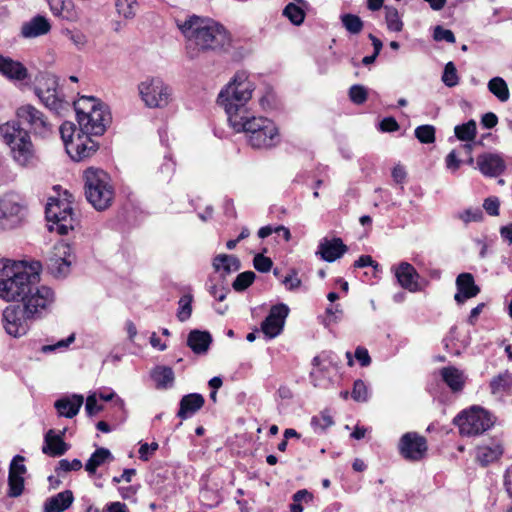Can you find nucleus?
<instances>
[{
  "label": "nucleus",
  "instance_id": "603ef678",
  "mask_svg": "<svg viewBox=\"0 0 512 512\" xmlns=\"http://www.w3.org/2000/svg\"><path fill=\"white\" fill-rule=\"evenodd\" d=\"M253 266L258 272L267 273L271 270L273 262L269 257L259 253L254 256Z\"/></svg>",
  "mask_w": 512,
  "mask_h": 512
},
{
  "label": "nucleus",
  "instance_id": "9d476101",
  "mask_svg": "<svg viewBox=\"0 0 512 512\" xmlns=\"http://www.w3.org/2000/svg\"><path fill=\"white\" fill-rule=\"evenodd\" d=\"M138 89L141 99L149 108H164L171 101L172 89L159 77L146 79Z\"/></svg>",
  "mask_w": 512,
  "mask_h": 512
},
{
  "label": "nucleus",
  "instance_id": "7c9ffc66",
  "mask_svg": "<svg viewBox=\"0 0 512 512\" xmlns=\"http://www.w3.org/2000/svg\"><path fill=\"white\" fill-rule=\"evenodd\" d=\"M114 460V456L110 452L109 449L104 447H98L90 456L85 464V470L93 475L96 473L98 467L103 465L106 462H111Z\"/></svg>",
  "mask_w": 512,
  "mask_h": 512
},
{
  "label": "nucleus",
  "instance_id": "3c124183",
  "mask_svg": "<svg viewBox=\"0 0 512 512\" xmlns=\"http://www.w3.org/2000/svg\"><path fill=\"white\" fill-rule=\"evenodd\" d=\"M458 218L464 223L479 222L483 219V212L480 208H468L458 214Z\"/></svg>",
  "mask_w": 512,
  "mask_h": 512
},
{
  "label": "nucleus",
  "instance_id": "a878e982",
  "mask_svg": "<svg viewBox=\"0 0 512 512\" xmlns=\"http://www.w3.org/2000/svg\"><path fill=\"white\" fill-rule=\"evenodd\" d=\"M74 501L71 490H65L45 500L43 512H63L68 509Z\"/></svg>",
  "mask_w": 512,
  "mask_h": 512
},
{
  "label": "nucleus",
  "instance_id": "58836bf2",
  "mask_svg": "<svg viewBox=\"0 0 512 512\" xmlns=\"http://www.w3.org/2000/svg\"><path fill=\"white\" fill-rule=\"evenodd\" d=\"M385 10H386L385 19H386V23H387V28L390 31L400 32L403 28V22L400 19L398 10L396 8L390 7V6H386Z\"/></svg>",
  "mask_w": 512,
  "mask_h": 512
},
{
  "label": "nucleus",
  "instance_id": "1a4fd4ad",
  "mask_svg": "<svg viewBox=\"0 0 512 512\" xmlns=\"http://www.w3.org/2000/svg\"><path fill=\"white\" fill-rule=\"evenodd\" d=\"M58 85V78L55 75L44 73L37 77L34 92L47 108L60 114L68 102L58 95Z\"/></svg>",
  "mask_w": 512,
  "mask_h": 512
},
{
  "label": "nucleus",
  "instance_id": "f3484780",
  "mask_svg": "<svg viewBox=\"0 0 512 512\" xmlns=\"http://www.w3.org/2000/svg\"><path fill=\"white\" fill-rule=\"evenodd\" d=\"M476 164L486 177H498L506 170V163L499 153H482L477 156Z\"/></svg>",
  "mask_w": 512,
  "mask_h": 512
},
{
  "label": "nucleus",
  "instance_id": "864d4df0",
  "mask_svg": "<svg viewBox=\"0 0 512 512\" xmlns=\"http://www.w3.org/2000/svg\"><path fill=\"white\" fill-rule=\"evenodd\" d=\"M25 458L21 455H16L13 457L10 467H9V475H18L22 476L27 472V468L24 465Z\"/></svg>",
  "mask_w": 512,
  "mask_h": 512
},
{
  "label": "nucleus",
  "instance_id": "9b49d317",
  "mask_svg": "<svg viewBox=\"0 0 512 512\" xmlns=\"http://www.w3.org/2000/svg\"><path fill=\"white\" fill-rule=\"evenodd\" d=\"M16 115L22 124L29 126L35 136L47 138L53 133V125L44 113L30 104L19 107Z\"/></svg>",
  "mask_w": 512,
  "mask_h": 512
},
{
  "label": "nucleus",
  "instance_id": "b1692460",
  "mask_svg": "<svg viewBox=\"0 0 512 512\" xmlns=\"http://www.w3.org/2000/svg\"><path fill=\"white\" fill-rule=\"evenodd\" d=\"M212 343V335L208 331L191 330L187 337V346L197 355L206 354Z\"/></svg>",
  "mask_w": 512,
  "mask_h": 512
},
{
  "label": "nucleus",
  "instance_id": "79ce46f5",
  "mask_svg": "<svg viewBox=\"0 0 512 512\" xmlns=\"http://www.w3.org/2000/svg\"><path fill=\"white\" fill-rule=\"evenodd\" d=\"M192 301H193V297L190 294L183 295L180 298V300L178 302L179 309H178V313H177V317H178L179 321L184 322L191 317Z\"/></svg>",
  "mask_w": 512,
  "mask_h": 512
},
{
  "label": "nucleus",
  "instance_id": "774afa93",
  "mask_svg": "<svg viewBox=\"0 0 512 512\" xmlns=\"http://www.w3.org/2000/svg\"><path fill=\"white\" fill-rule=\"evenodd\" d=\"M498 123V117L493 112H487L481 117V125L486 129L494 128Z\"/></svg>",
  "mask_w": 512,
  "mask_h": 512
},
{
  "label": "nucleus",
  "instance_id": "e2e57ef3",
  "mask_svg": "<svg viewBox=\"0 0 512 512\" xmlns=\"http://www.w3.org/2000/svg\"><path fill=\"white\" fill-rule=\"evenodd\" d=\"M379 128L382 132H395L400 127L394 117H385L380 123Z\"/></svg>",
  "mask_w": 512,
  "mask_h": 512
},
{
  "label": "nucleus",
  "instance_id": "c85d7f7f",
  "mask_svg": "<svg viewBox=\"0 0 512 512\" xmlns=\"http://www.w3.org/2000/svg\"><path fill=\"white\" fill-rule=\"evenodd\" d=\"M151 378L157 389H168L174 384L175 375L171 367L158 365L151 371Z\"/></svg>",
  "mask_w": 512,
  "mask_h": 512
},
{
  "label": "nucleus",
  "instance_id": "f03ea898",
  "mask_svg": "<svg viewBox=\"0 0 512 512\" xmlns=\"http://www.w3.org/2000/svg\"><path fill=\"white\" fill-rule=\"evenodd\" d=\"M254 84L244 72L236 73L234 78L222 89L217 103L224 108L228 122L235 132H244L249 144L256 149H269L279 142L278 129L273 121L264 117H254L246 108L251 99Z\"/></svg>",
  "mask_w": 512,
  "mask_h": 512
},
{
  "label": "nucleus",
  "instance_id": "680f3d73",
  "mask_svg": "<svg viewBox=\"0 0 512 512\" xmlns=\"http://www.w3.org/2000/svg\"><path fill=\"white\" fill-rule=\"evenodd\" d=\"M102 405H98L95 395H90L86 399L85 410L88 416H94L103 410Z\"/></svg>",
  "mask_w": 512,
  "mask_h": 512
},
{
  "label": "nucleus",
  "instance_id": "f257e3e1",
  "mask_svg": "<svg viewBox=\"0 0 512 512\" xmlns=\"http://www.w3.org/2000/svg\"><path fill=\"white\" fill-rule=\"evenodd\" d=\"M41 269L39 261L31 264L10 260L0 262V298L22 303L10 305L3 311L4 328L13 337L25 335L31 323L41 318L54 302L53 290L39 285Z\"/></svg>",
  "mask_w": 512,
  "mask_h": 512
},
{
  "label": "nucleus",
  "instance_id": "37998d69",
  "mask_svg": "<svg viewBox=\"0 0 512 512\" xmlns=\"http://www.w3.org/2000/svg\"><path fill=\"white\" fill-rule=\"evenodd\" d=\"M333 424L334 420L328 411H323L319 416H314L311 419V425L315 430L319 429L321 433H324Z\"/></svg>",
  "mask_w": 512,
  "mask_h": 512
},
{
  "label": "nucleus",
  "instance_id": "052dcab7",
  "mask_svg": "<svg viewBox=\"0 0 512 512\" xmlns=\"http://www.w3.org/2000/svg\"><path fill=\"white\" fill-rule=\"evenodd\" d=\"M500 201L497 197H488L484 200L483 208L491 216L499 215Z\"/></svg>",
  "mask_w": 512,
  "mask_h": 512
},
{
  "label": "nucleus",
  "instance_id": "e433bc0d",
  "mask_svg": "<svg viewBox=\"0 0 512 512\" xmlns=\"http://www.w3.org/2000/svg\"><path fill=\"white\" fill-rule=\"evenodd\" d=\"M341 22L344 28L351 34H359L364 27L361 18L351 13L341 15Z\"/></svg>",
  "mask_w": 512,
  "mask_h": 512
},
{
  "label": "nucleus",
  "instance_id": "c9c22d12",
  "mask_svg": "<svg viewBox=\"0 0 512 512\" xmlns=\"http://www.w3.org/2000/svg\"><path fill=\"white\" fill-rule=\"evenodd\" d=\"M512 386V373L505 371L495 376L490 382V389L493 394L508 390Z\"/></svg>",
  "mask_w": 512,
  "mask_h": 512
},
{
  "label": "nucleus",
  "instance_id": "6e6552de",
  "mask_svg": "<svg viewBox=\"0 0 512 512\" xmlns=\"http://www.w3.org/2000/svg\"><path fill=\"white\" fill-rule=\"evenodd\" d=\"M46 219L51 225L50 231H56L60 235H67L78 225V220L73 212L71 204L67 201L50 198L45 207Z\"/></svg>",
  "mask_w": 512,
  "mask_h": 512
},
{
  "label": "nucleus",
  "instance_id": "6ab92c4d",
  "mask_svg": "<svg viewBox=\"0 0 512 512\" xmlns=\"http://www.w3.org/2000/svg\"><path fill=\"white\" fill-rule=\"evenodd\" d=\"M457 293L454 300L457 304H463L467 299L473 298L480 293L479 286L476 285L474 276L471 273H461L456 278Z\"/></svg>",
  "mask_w": 512,
  "mask_h": 512
},
{
  "label": "nucleus",
  "instance_id": "cd10ccee",
  "mask_svg": "<svg viewBox=\"0 0 512 512\" xmlns=\"http://www.w3.org/2000/svg\"><path fill=\"white\" fill-rule=\"evenodd\" d=\"M50 29L49 21L44 16L37 15L22 26V35L27 38L37 37L48 33Z\"/></svg>",
  "mask_w": 512,
  "mask_h": 512
},
{
  "label": "nucleus",
  "instance_id": "0e129e2a",
  "mask_svg": "<svg viewBox=\"0 0 512 512\" xmlns=\"http://www.w3.org/2000/svg\"><path fill=\"white\" fill-rule=\"evenodd\" d=\"M158 443L152 442L151 444L144 443L139 448V458L147 461L150 455L158 449Z\"/></svg>",
  "mask_w": 512,
  "mask_h": 512
},
{
  "label": "nucleus",
  "instance_id": "09e8293b",
  "mask_svg": "<svg viewBox=\"0 0 512 512\" xmlns=\"http://www.w3.org/2000/svg\"><path fill=\"white\" fill-rule=\"evenodd\" d=\"M351 396L357 402L367 401L368 389L363 380L358 379L354 382Z\"/></svg>",
  "mask_w": 512,
  "mask_h": 512
},
{
  "label": "nucleus",
  "instance_id": "2f4dec72",
  "mask_svg": "<svg viewBox=\"0 0 512 512\" xmlns=\"http://www.w3.org/2000/svg\"><path fill=\"white\" fill-rule=\"evenodd\" d=\"M213 268L215 271L223 269L226 274L238 271L241 268V262L235 255L219 254L213 259Z\"/></svg>",
  "mask_w": 512,
  "mask_h": 512
},
{
  "label": "nucleus",
  "instance_id": "5701e85b",
  "mask_svg": "<svg viewBox=\"0 0 512 512\" xmlns=\"http://www.w3.org/2000/svg\"><path fill=\"white\" fill-rule=\"evenodd\" d=\"M83 402L84 397L82 395L73 394L71 397H62L56 400L54 407L59 416L73 418L78 414Z\"/></svg>",
  "mask_w": 512,
  "mask_h": 512
},
{
  "label": "nucleus",
  "instance_id": "c03bdc74",
  "mask_svg": "<svg viewBox=\"0 0 512 512\" xmlns=\"http://www.w3.org/2000/svg\"><path fill=\"white\" fill-rule=\"evenodd\" d=\"M442 81L447 87H454L459 83L456 66L453 62H448L443 71Z\"/></svg>",
  "mask_w": 512,
  "mask_h": 512
},
{
  "label": "nucleus",
  "instance_id": "dca6fc26",
  "mask_svg": "<svg viewBox=\"0 0 512 512\" xmlns=\"http://www.w3.org/2000/svg\"><path fill=\"white\" fill-rule=\"evenodd\" d=\"M69 251L70 247L67 244H58L54 247L46 262L47 269L52 276L60 278L69 273L71 265Z\"/></svg>",
  "mask_w": 512,
  "mask_h": 512
},
{
  "label": "nucleus",
  "instance_id": "5fc2aeb1",
  "mask_svg": "<svg viewBox=\"0 0 512 512\" xmlns=\"http://www.w3.org/2000/svg\"><path fill=\"white\" fill-rule=\"evenodd\" d=\"M75 341V334L72 333L71 335H69L66 339H62L60 341H58L57 343L55 344H51V345H43L41 347V352L43 353H50V352H54L58 349H65L67 348L71 343H73Z\"/></svg>",
  "mask_w": 512,
  "mask_h": 512
},
{
  "label": "nucleus",
  "instance_id": "ddd939ff",
  "mask_svg": "<svg viewBox=\"0 0 512 512\" xmlns=\"http://www.w3.org/2000/svg\"><path fill=\"white\" fill-rule=\"evenodd\" d=\"M91 136L94 135L81 131V128L79 127L75 139L72 142L67 143L66 152L73 161H83L84 159L91 157L98 150L99 145L91 138Z\"/></svg>",
  "mask_w": 512,
  "mask_h": 512
},
{
  "label": "nucleus",
  "instance_id": "a19ab883",
  "mask_svg": "<svg viewBox=\"0 0 512 512\" xmlns=\"http://www.w3.org/2000/svg\"><path fill=\"white\" fill-rule=\"evenodd\" d=\"M435 127L432 125H420L416 127L414 134L420 143L431 144L435 142Z\"/></svg>",
  "mask_w": 512,
  "mask_h": 512
},
{
  "label": "nucleus",
  "instance_id": "f704fd0d",
  "mask_svg": "<svg viewBox=\"0 0 512 512\" xmlns=\"http://www.w3.org/2000/svg\"><path fill=\"white\" fill-rule=\"evenodd\" d=\"M488 90L501 102L509 99V89L505 80L501 77H494L488 82Z\"/></svg>",
  "mask_w": 512,
  "mask_h": 512
},
{
  "label": "nucleus",
  "instance_id": "4c0bfd02",
  "mask_svg": "<svg viewBox=\"0 0 512 512\" xmlns=\"http://www.w3.org/2000/svg\"><path fill=\"white\" fill-rule=\"evenodd\" d=\"M283 15L296 26L301 25L305 19V12L303 8L296 5L295 3L287 4L283 10Z\"/></svg>",
  "mask_w": 512,
  "mask_h": 512
},
{
  "label": "nucleus",
  "instance_id": "bb28decb",
  "mask_svg": "<svg viewBox=\"0 0 512 512\" xmlns=\"http://www.w3.org/2000/svg\"><path fill=\"white\" fill-rule=\"evenodd\" d=\"M443 382L454 393L461 392L465 385V376L461 370L454 366H447L440 369Z\"/></svg>",
  "mask_w": 512,
  "mask_h": 512
},
{
  "label": "nucleus",
  "instance_id": "4d7b16f0",
  "mask_svg": "<svg viewBox=\"0 0 512 512\" xmlns=\"http://www.w3.org/2000/svg\"><path fill=\"white\" fill-rule=\"evenodd\" d=\"M433 38L435 41H446L448 43H454L456 41L454 33L440 25L435 27Z\"/></svg>",
  "mask_w": 512,
  "mask_h": 512
},
{
  "label": "nucleus",
  "instance_id": "c756f323",
  "mask_svg": "<svg viewBox=\"0 0 512 512\" xmlns=\"http://www.w3.org/2000/svg\"><path fill=\"white\" fill-rule=\"evenodd\" d=\"M51 12L54 16L68 21H74L77 14L71 0H47Z\"/></svg>",
  "mask_w": 512,
  "mask_h": 512
},
{
  "label": "nucleus",
  "instance_id": "bf43d9fd",
  "mask_svg": "<svg viewBox=\"0 0 512 512\" xmlns=\"http://www.w3.org/2000/svg\"><path fill=\"white\" fill-rule=\"evenodd\" d=\"M283 284L287 287L288 290H296L302 284L300 278L297 277V271L295 269H291L290 273L283 279Z\"/></svg>",
  "mask_w": 512,
  "mask_h": 512
},
{
  "label": "nucleus",
  "instance_id": "423d86ee",
  "mask_svg": "<svg viewBox=\"0 0 512 512\" xmlns=\"http://www.w3.org/2000/svg\"><path fill=\"white\" fill-rule=\"evenodd\" d=\"M0 137L10 147L13 159L21 166L33 165L36 160L29 132L19 122L9 121L0 125Z\"/></svg>",
  "mask_w": 512,
  "mask_h": 512
},
{
  "label": "nucleus",
  "instance_id": "4468645a",
  "mask_svg": "<svg viewBox=\"0 0 512 512\" xmlns=\"http://www.w3.org/2000/svg\"><path fill=\"white\" fill-rule=\"evenodd\" d=\"M24 206L14 195H6L0 200V225L12 229L22 220Z\"/></svg>",
  "mask_w": 512,
  "mask_h": 512
},
{
  "label": "nucleus",
  "instance_id": "49530a36",
  "mask_svg": "<svg viewBox=\"0 0 512 512\" xmlns=\"http://www.w3.org/2000/svg\"><path fill=\"white\" fill-rule=\"evenodd\" d=\"M367 96V89L363 85L355 84L349 89V98L354 104H363L367 100Z\"/></svg>",
  "mask_w": 512,
  "mask_h": 512
},
{
  "label": "nucleus",
  "instance_id": "f8f14e48",
  "mask_svg": "<svg viewBox=\"0 0 512 512\" xmlns=\"http://www.w3.org/2000/svg\"><path fill=\"white\" fill-rule=\"evenodd\" d=\"M427 451L426 438L417 432L404 433L399 440L398 452L407 461H421L426 457Z\"/></svg>",
  "mask_w": 512,
  "mask_h": 512
},
{
  "label": "nucleus",
  "instance_id": "412c9836",
  "mask_svg": "<svg viewBox=\"0 0 512 512\" xmlns=\"http://www.w3.org/2000/svg\"><path fill=\"white\" fill-rule=\"evenodd\" d=\"M0 74L8 79L18 81L28 77V71L22 63L2 54H0Z\"/></svg>",
  "mask_w": 512,
  "mask_h": 512
},
{
  "label": "nucleus",
  "instance_id": "473e14b6",
  "mask_svg": "<svg viewBox=\"0 0 512 512\" xmlns=\"http://www.w3.org/2000/svg\"><path fill=\"white\" fill-rule=\"evenodd\" d=\"M502 455V448L499 445H495L493 447L490 446H480L477 448V461L482 466H487L490 463L498 460Z\"/></svg>",
  "mask_w": 512,
  "mask_h": 512
},
{
  "label": "nucleus",
  "instance_id": "393cba45",
  "mask_svg": "<svg viewBox=\"0 0 512 512\" xmlns=\"http://www.w3.org/2000/svg\"><path fill=\"white\" fill-rule=\"evenodd\" d=\"M64 433L65 430L55 435L54 430L50 429L45 435L42 452L53 457L64 455L69 449V445L62 439Z\"/></svg>",
  "mask_w": 512,
  "mask_h": 512
},
{
  "label": "nucleus",
  "instance_id": "a18cd8bd",
  "mask_svg": "<svg viewBox=\"0 0 512 512\" xmlns=\"http://www.w3.org/2000/svg\"><path fill=\"white\" fill-rule=\"evenodd\" d=\"M8 495L10 497H19L24 490V477L18 475H8Z\"/></svg>",
  "mask_w": 512,
  "mask_h": 512
},
{
  "label": "nucleus",
  "instance_id": "72a5a7b5",
  "mask_svg": "<svg viewBox=\"0 0 512 512\" xmlns=\"http://www.w3.org/2000/svg\"><path fill=\"white\" fill-rule=\"evenodd\" d=\"M454 133L457 139L460 141H473L477 133V125L475 120L471 119L464 124L455 126Z\"/></svg>",
  "mask_w": 512,
  "mask_h": 512
},
{
  "label": "nucleus",
  "instance_id": "13d9d810",
  "mask_svg": "<svg viewBox=\"0 0 512 512\" xmlns=\"http://www.w3.org/2000/svg\"><path fill=\"white\" fill-rule=\"evenodd\" d=\"M66 36L68 37V39L74 44V46L78 50L83 49L84 46L87 43L86 36L82 32H80V31H70V30H67L66 31Z\"/></svg>",
  "mask_w": 512,
  "mask_h": 512
},
{
  "label": "nucleus",
  "instance_id": "7ed1b4c3",
  "mask_svg": "<svg viewBox=\"0 0 512 512\" xmlns=\"http://www.w3.org/2000/svg\"><path fill=\"white\" fill-rule=\"evenodd\" d=\"M177 26L188 43L198 51L222 54L229 52L232 46L230 33L211 18L191 15L183 22L178 20Z\"/></svg>",
  "mask_w": 512,
  "mask_h": 512
},
{
  "label": "nucleus",
  "instance_id": "39448f33",
  "mask_svg": "<svg viewBox=\"0 0 512 512\" xmlns=\"http://www.w3.org/2000/svg\"><path fill=\"white\" fill-rule=\"evenodd\" d=\"M83 178L87 201L97 211L110 207L114 199V188L108 173L102 169L89 167L84 171Z\"/></svg>",
  "mask_w": 512,
  "mask_h": 512
},
{
  "label": "nucleus",
  "instance_id": "de8ad7c7",
  "mask_svg": "<svg viewBox=\"0 0 512 512\" xmlns=\"http://www.w3.org/2000/svg\"><path fill=\"white\" fill-rule=\"evenodd\" d=\"M76 130V125L68 121L62 123V125L59 127V133L64 143L65 149L67 148V143H70L75 139Z\"/></svg>",
  "mask_w": 512,
  "mask_h": 512
},
{
  "label": "nucleus",
  "instance_id": "20e7f679",
  "mask_svg": "<svg viewBox=\"0 0 512 512\" xmlns=\"http://www.w3.org/2000/svg\"><path fill=\"white\" fill-rule=\"evenodd\" d=\"M77 122L81 131L100 136L111 122V114L106 105L95 97L83 96L73 103Z\"/></svg>",
  "mask_w": 512,
  "mask_h": 512
},
{
  "label": "nucleus",
  "instance_id": "ea45409f",
  "mask_svg": "<svg viewBox=\"0 0 512 512\" xmlns=\"http://www.w3.org/2000/svg\"><path fill=\"white\" fill-rule=\"evenodd\" d=\"M256 274L253 271H245L237 275L232 287L237 292L245 291L255 280Z\"/></svg>",
  "mask_w": 512,
  "mask_h": 512
},
{
  "label": "nucleus",
  "instance_id": "338daca9",
  "mask_svg": "<svg viewBox=\"0 0 512 512\" xmlns=\"http://www.w3.org/2000/svg\"><path fill=\"white\" fill-rule=\"evenodd\" d=\"M367 266H372L376 271L379 268V264L375 262L370 255H362L354 262V267L356 268H364Z\"/></svg>",
  "mask_w": 512,
  "mask_h": 512
},
{
  "label": "nucleus",
  "instance_id": "0eeeda50",
  "mask_svg": "<svg viewBox=\"0 0 512 512\" xmlns=\"http://www.w3.org/2000/svg\"><path fill=\"white\" fill-rule=\"evenodd\" d=\"M453 423L464 436H477L489 430L495 423V417L480 406H472L463 410L454 419Z\"/></svg>",
  "mask_w": 512,
  "mask_h": 512
},
{
  "label": "nucleus",
  "instance_id": "6e6d98bb",
  "mask_svg": "<svg viewBox=\"0 0 512 512\" xmlns=\"http://www.w3.org/2000/svg\"><path fill=\"white\" fill-rule=\"evenodd\" d=\"M81 468H82V462L79 459H73L72 461H69L68 459H62L58 463L56 472L59 474L61 471L62 472L78 471Z\"/></svg>",
  "mask_w": 512,
  "mask_h": 512
},
{
  "label": "nucleus",
  "instance_id": "a211bd4d",
  "mask_svg": "<svg viewBox=\"0 0 512 512\" xmlns=\"http://www.w3.org/2000/svg\"><path fill=\"white\" fill-rule=\"evenodd\" d=\"M348 251L347 245L339 237L328 239L324 237L320 240L316 255L326 262H334L341 258Z\"/></svg>",
  "mask_w": 512,
  "mask_h": 512
},
{
  "label": "nucleus",
  "instance_id": "aec40b11",
  "mask_svg": "<svg viewBox=\"0 0 512 512\" xmlns=\"http://www.w3.org/2000/svg\"><path fill=\"white\" fill-rule=\"evenodd\" d=\"M395 276L399 285L410 291L416 292L419 290V274L416 269L408 262H401L395 269Z\"/></svg>",
  "mask_w": 512,
  "mask_h": 512
},
{
  "label": "nucleus",
  "instance_id": "4be33fe9",
  "mask_svg": "<svg viewBox=\"0 0 512 512\" xmlns=\"http://www.w3.org/2000/svg\"><path fill=\"white\" fill-rule=\"evenodd\" d=\"M204 404L205 399L199 393H191L184 395L179 403L177 417H179L182 420H185L193 416L197 411H199L204 406Z\"/></svg>",
  "mask_w": 512,
  "mask_h": 512
},
{
  "label": "nucleus",
  "instance_id": "2eb2a0df",
  "mask_svg": "<svg viewBox=\"0 0 512 512\" xmlns=\"http://www.w3.org/2000/svg\"><path fill=\"white\" fill-rule=\"evenodd\" d=\"M289 311V307L284 303L271 307L268 315L261 323V331L268 339L277 337L283 331Z\"/></svg>",
  "mask_w": 512,
  "mask_h": 512
},
{
  "label": "nucleus",
  "instance_id": "8fccbe9b",
  "mask_svg": "<svg viewBox=\"0 0 512 512\" xmlns=\"http://www.w3.org/2000/svg\"><path fill=\"white\" fill-rule=\"evenodd\" d=\"M326 318L324 320L325 326H330L332 324L337 323L343 314V310L341 309L340 305H329L326 308Z\"/></svg>",
  "mask_w": 512,
  "mask_h": 512
},
{
  "label": "nucleus",
  "instance_id": "69168bd1",
  "mask_svg": "<svg viewBox=\"0 0 512 512\" xmlns=\"http://www.w3.org/2000/svg\"><path fill=\"white\" fill-rule=\"evenodd\" d=\"M355 358L359 361L362 367H367L371 363V357L368 353V350L361 346L356 348Z\"/></svg>",
  "mask_w": 512,
  "mask_h": 512
}]
</instances>
